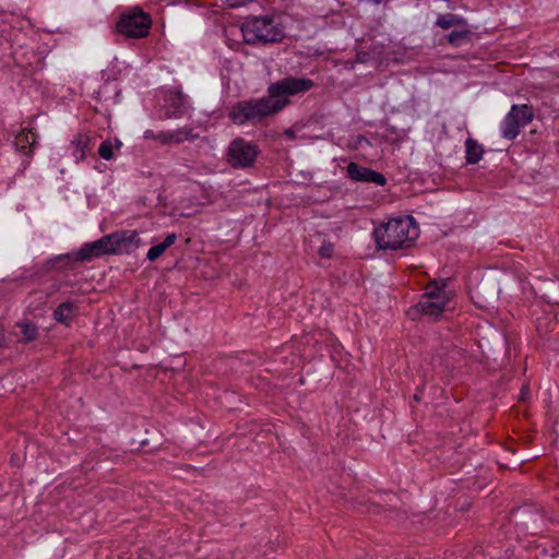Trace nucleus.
I'll list each match as a JSON object with an SVG mask.
<instances>
[{
    "instance_id": "f257e3e1",
    "label": "nucleus",
    "mask_w": 559,
    "mask_h": 559,
    "mask_svg": "<svg viewBox=\"0 0 559 559\" xmlns=\"http://www.w3.org/2000/svg\"><path fill=\"white\" fill-rule=\"evenodd\" d=\"M140 246L135 230H120L106 235L98 240L83 245L79 250L60 254L49 260L50 269H73L76 263L91 261L104 254L129 253Z\"/></svg>"
},
{
    "instance_id": "f03ea898",
    "label": "nucleus",
    "mask_w": 559,
    "mask_h": 559,
    "mask_svg": "<svg viewBox=\"0 0 559 559\" xmlns=\"http://www.w3.org/2000/svg\"><path fill=\"white\" fill-rule=\"evenodd\" d=\"M419 237V229L412 216L392 218L373 229L379 250H400L412 246Z\"/></svg>"
},
{
    "instance_id": "7ed1b4c3",
    "label": "nucleus",
    "mask_w": 559,
    "mask_h": 559,
    "mask_svg": "<svg viewBox=\"0 0 559 559\" xmlns=\"http://www.w3.org/2000/svg\"><path fill=\"white\" fill-rule=\"evenodd\" d=\"M267 96L241 100L231 106L228 118L235 124H258L262 120L281 111V106L271 104Z\"/></svg>"
},
{
    "instance_id": "20e7f679",
    "label": "nucleus",
    "mask_w": 559,
    "mask_h": 559,
    "mask_svg": "<svg viewBox=\"0 0 559 559\" xmlns=\"http://www.w3.org/2000/svg\"><path fill=\"white\" fill-rule=\"evenodd\" d=\"M245 43H277L284 38L283 31L274 24L271 16H254L247 19L241 26Z\"/></svg>"
},
{
    "instance_id": "39448f33",
    "label": "nucleus",
    "mask_w": 559,
    "mask_h": 559,
    "mask_svg": "<svg viewBox=\"0 0 559 559\" xmlns=\"http://www.w3.org/2000/svg\"><path fill=\"white\" fill-rule=\"evenodd\" d=\"M314 86V82L307 78L286 76L267 86V98L271 104H277L283 110L289 105V97L305 94Z\"/></svg>"
},
{
    "instance_id": "423d86ee",
    "label": "nucleus",
    "mask_w": 559,
    "mask_h": 559,
    "mask_svg": "<svg viewBox=\"0 0 559 559\" xmlns=\"http://www.w3.org/2000/svg\"><path fill=\"white\" fill-rule=\"evenodd\" d=\"M152 19L140 7L122 12L116 22L115 31L126 38H144L150 34Z\"/></svg>"
},
{
    "instance_id": "0eeeda50",
    "label": "nucleus",
    "mask_w": 559,
    "mask_h": 559,
    "mask_svg": "<svg viewBox=\"0 0 559 559\" xmlns=\"http://www.w3.org/2000/svg\"><path fill=\"white\" fill-rule=\"evenodd\" d=\"M259 154L257 144L236 138L228 146L227 162L233 168H249L253 166Z\"/></svg>"
},
{
    "instance_id": "6e6552de",
    "label": "nucleus",
    "mask_w": 559,
    "mask_h": 559,
    "mask_svg": "<svg viewBox=\"0 0 559 559\" xmlns=\"http://www.w3.org/2000/svg\"><path fill=\"white\" fill-rule=\"evenodd\" d=\"M534 117L533 108L526 104L513 105L501 124V135L507 140L515 139L521 129L527 126Z\"/></svg>"
},
{
    "instance_id": "1a4fd4ad",
    "label": "nucleus",
    "mask_w": 559,
    "mask_h": 559,
    "mask_svg": "<svg viewBox=\"0 0 559 559\" xmlns=\"http://www.w3.org/2000/svg\"><path fill=\"white\" fill-rule=\"evenodd\" d=\"M164 100L166 105L165 118L167 119H178L188 111L187 96L178 87L167 90Z\"/></svg>"
},
{
    "instance_id": "9d476101",
    "label": "nucleus",
    "mask_w": 559,
    "mask_h": 559,
    "mask_svg": "<svg viewBox=\"0 0 559 559\" xmlns=\"http://www.w3.org/2000/svg\"><path fill=\"white\" fill-rule=\"evenodd\" d=\"M347 176L354 181L374 183L377 186H385L386 178L381 173L372 170L368 167L360 166L350 162L346 167Z\"/></svg>"
},
{
    "instance_id": "9b49d317",
    "label": "nucleus",
    "mask_w": 559,
    "mask_h": 559,
    "mask_svg": "<svg viewBox=\"0 0 559 559\" xmlns=\"http://www.w3.org/2000/svg\"><path fill=\"white\" fill-rule=\"evenodd\" d=\"M498 288L488 281H481L471 290V298L480 308L488 307L497 299Z\"/></svg>"
},
{
    "instance_id": "f8f14e48",
    "label": "nucleus",
    "mask_w": 559,
    "mask_h": 559,
    "mask_svg": "<svg viewBox=\"0 0 559 559\" xmlns=\"http://www.w3.org/2000/svg\"><path fill=\"white\" fill-rule=\"evenodd\" d=\"M445 304L447 301L444 298H438V300L421 298L416 305L415 310L424 316L437 319L444 311Z\"/></svg>"
},
{
    "instance_id": "ddd939ff",
    "label": "nucleus",
    "mask_w": 559,
    "mask_h": 559,
    "mask_svg": "<svg viewBox=\"0 0 559 559\" xmlns=\"http://www.w3.org/2000/svg\"><path fill=\"white\" fill-rule=\"evenodd\" d=\"M473 32L466 22V25L459 26L457 29L452 31L451 33L447 34L444 36V39L452 46V47H461L465 44H468L472 41Z\"/></svg>"
},
{
    "instance_id": "4468645a",
    "label": "nucleus",
    "mask_w": 559,
    "mask_h": 559,
    "mask_svg": "<svg viewBox=\"0 0 559 559\" xmlns=\"http://www.w3.org/2000/svg\"><path fill=\"white\" fill-rule=\"evenodd\" d=\"M76 316V306L71 301L61 302L53 310V319L57 322L68 325Z\"/></svg>"
},
{
    "instance_id": "2eb2a0df",
    "label": "nucleus",
    "mask_w": 559,
    "mask_h": 559,
    "mask_svg": "<svg viewBox=\"0 0 559 559\" xmlns=\"http://www.w3.org/2000/svg\"><path fill=\"white\" fill-rule=\"evenodd\" d=\"M466 20L457 14L453 13H445V14H439L435 25L437 27H440L442 29H450L452 27H459L466 25Z\"/></svg>"
},
{
    "instance_id": "dca6fc26",
    "label": "nucleus",
    "mask_w": 559,
    "mask_h": 559,
    "mask_svg": "<svg viewBox=\"0 0 559 559\" xmlns=\"http://www.w3.org/2000/svg\"><path fill=\"white\" fill-rule=\"evenodd\" d=\"M72 155L76 162L83 160L90 148V136L86 134H79L72 142Z\"/></svg>"
},
{
    "instance_id": "f3484780",
    "label": "nucleus",
    "mask_w": 559,
    "mask_h": 559,
    "mask_svg": "<svg viewBox=\"0 0 559 559\" xmlns=\"http://www.w3.org/2000/svg\"><path fill=\"white\" fill-rule=\"evenodd\" d=\"M36 135L31 131H21L14 139V145L23 154H29L31 147L35 144Z\"/></svg>"
},
{
    "instance_id": "a211bd4d",
    "label": "nucleus",
    "mask_w": 559,
    "mask_h": 559,
    "mask_svg": "<svg viewBox=\"0 0 559 559\" xmlns=\"http://www.w3.org/2000/svg\"><path fill=\"white\" fill-rule=\"evenodd\" d=\"M465 148L467 164H476L481 159L484 148L476 140L468 138L465 141Z\"/></svg>"
},
{
    "instance_id": "6ab92c4d",
    "label": "nucleus",
    "mask_w": 559,
    "mask_h": 559,
    "mask_svg": "<svg viewBox=\"0 0 559 559\" xmlns=\"http://www.w3.org/2000/svg\"><path fill=\"white\" fill-rule=\"evenodd\" d=\"M16 328L20 329V333L22 335L21 338H19V342L29 343L35 341L38 336L37 325L28 320L17 322Z\"/></svg>"
},
{
    "instance_id": "aec40b11",
    "label": "nucleus",
    "mask_w": 559,
    "mask_h": 559,
    "mask_svg": "<svg viewBox=\"0 0 559 559\" xmlns=\"http://www.w3.org/2000/svg\"><path fill=\"white\" fill-rule=\"evenodd\" d=\"M177 239L176 234H169L166 236L163 242L153 246L146 253V259L148 261H155L157 258H159L170 246L175 243Z\"/></svg>"
},
{
    "instance_id": "412c9836",
    "label": "nucleus",
    "mask_w": 559,
    "mask_h": 559,
    "mask_svg": "<svg viewBox=\"0 0 559 559\" xmlns=\"http://www.w3.org/2000/svg\"><path fill=\"white\" fill-rule=\"evenodd\" d=\"M199 135L193 133V130L191 128H180L176 130V139L175 144H179L185 142L186 140H193L197 139Z\"/></svg>"
},
{
    "instance_id": "4be33fe9",
    "label": "nucleus",
    "mask_w": 559,
    "mask_h": 559,
    "mask_svg": "<svg viewBox=\"0 0 559 559\" xmlns=\"http://www.w3.org/2000/svg\"><path fill=\"white\" fill-rule=\"evenodd\" d=\"M98 154L102 158L110 160L114 156L112 144L109 140L103 141L98 147Z\"/></svg>"
},
{
    "instance_id": "5701e85b",
    "label": "nucleus",
    "mask_w": 559,
    "mask_h": 559,
    "mask_svg": "<svg viewBox=\"0 0 559 559\" xmlns=\"http://www.w3.org/2000/svg\"><path fill=\"white\" fill-rule=\"evenodd\" d=\"M334 252V245L330 241H323L321 247L319 248L318 254L321 258H331Z\"/></svg>"
},
{
    "instance_id": "b1692460",
    "label": "nucleus",
    "mask_w": 559,
    "mask_h": 559,
    "mask_svg": "<svg viewBox=\"0 0 559 559\" xmlns=\"http://www.w3.org/2000/svg\"><path fill=\"white\" fill-rule=\"evenodd\" d=\"M442 294L443 292L441 288L430 285L421 298L438 300V298H444Z\"/></svg>"
},
{
    "instance_id": "393cba45",
    "label": "nucleus",
    "mask_w": 559,
    "mask_h": 559,
    "mask_svg": "<svg viewBox=\"0 0 559 559\" xmlns=\"http://www.w3.org/2000/svg\"><path fill=\"white\" fill-rule=\"evenodd\" d=\"M156 141H158L162 144H169L168 143V132L167 131H160L156 134Z\"/></svg>"
},
{
    "instance_id": "a878e982",
    "label": "nucleus",
    "mask_w": 559,
    "mask_h": 559,
    "mask_svg": "<svg viewBox=\"0 0 559 559\" xmlns=\"http://www.w3.org/2000/svg\"><path fill=\"white\" fill-rule=\"evenodd\" d=\"M528 395H530V390H528V388H527V386H523V388L521 389L520 399H521L522 401H525V400L528 397Z\"/></svg>"
},
{
    "instance_id": "bb28decb",
    "label": "nucleus",
    "mask_w": 559,
    "mask_h": 559,
    "mask_svg": "<svg viewBox=\"0 0 559 559\" xmlns=\"http://www.w3.org/2000/svg\"><path fill=\"white\" fill-rule=\"evenodd\" d=\"M156 134L153 130H146L144 132V138L147 140H156Z\"/></svg>"
},
{
    "instance_id": "cd10ccee",
    "label": "nucleus",
    "mask_w": 559,
    "mask_h": 559,
    "mask_svg": "<svg viewBox=\"0 0 559 559\" xmlns=\"http://www.w3.org/2000/svg\"><path fill=\"white\" fill-rule=\"evenodd\" d=\"M168 132V143L175 144L176 139V130L175 131H167Z\"/></svg>"
},
{
    "instance_id": "c85d7f7f",
    "label": "nucleus",
    "mask_w": 559,
    "mask_h": 559,
    "mask_svg": "<svg viewBox=\"0 0 559 559\" xmlns=\"http://www.w3.org/2000/svg\"><path fill=\"white\" fill-rule=\"evenodd\" d=\"M365 56H366V55H360V53H358V55H357V59H358V61L364 62V61H365Z\"/></svg>"
},
{
    "instance_id": "c756f323",
    "label": "nucleus",
    "mask_w": 559,
    "mask_h": 559,
    "mask_svg": "<svg viewBox=\"0 0 559 559\" xmlns=\"http://www.w3.org/2000/svg\"><path fill=\"white\" fill-rule=\"evenodd\" d=\"M415 400H419V396L417 394L414 395Z\"/></svg>"
}]
</instances>
